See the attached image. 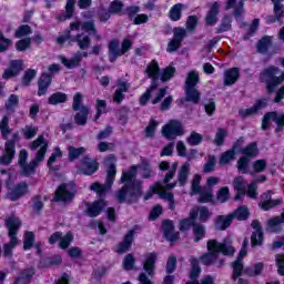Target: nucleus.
I'll return each instance as SVG.
<instances>
[{
    "label": "nucleus",
    "mask_w": 284,
    "mask_h": 284,
    "mask_svg": "<svg viewBox=\"0 0 284 284\" xmlns=\"http://www.w3.org/2000/svg\"><path fill=\"white\" fill-rule=\"evenodd\" d=\"M59 60L61 61V64L69 70L80 67V62L83 61V59H80V55H73L71 59L60 55Z\"/></svg>",
    "instance_id": "44"
},
{
    "label": "nucleus",
    "mask_w": 284,
    "mask_h": 284,
    "mask_svg": "<svg viewBox=\"0 0 284 284\" xmlns=\"http://www.w3.org/2000/svg\"><path fill=\"white\" fill-rule=\"evenodd\" d=\"M181 135H183V126H181V122L176 120H172L170 123L162 126V136L166 140H174V138Z\"/></svg>",
    "instance_id": "22"
},
{
    "label": "nucleus",
    "mask_w": 284,
    "mask_h": 284,
    "mask_svg": "<svg viewBox=\"0 0 284 284\" xmlns=\"http://www.w3.org/2000/svg\"><path fill=\"white\" fill-rule=\"evenodd\" d=\"M115 178L116 165L114 163H109L106 166V178L104 180V184H100L99 182L92 183L90 184V191L95 192L100 197L104 196L109 190H112Z\"/></svg>",
    "instance_id": "10"
},
{
    "label": "nucleus",
    "mask_w": 284,
    "mask_h": 284,
    "mask_svg": "<svg viewBox=\"0 0 284 284\" xmlns=\"http://www.w3.org/2000/svg\"><path fill=\"white\" fill-rule=\"evenodd\" d=\"M138 175V165H131L128 171L121 172V178L119 183L123 184L116 193L114 199L119 204L133 205L138 203L141 197L149 201L152 199V194H161L160 192V182H155V185L150 186V192L143 195V181L136 180Z\"/></svg>",
    "instance_id": "1"
},
{
    "label": "nucleus",
    "mask_w": 284,
    "mask_h": 284,
    "mask_svg": "<svg viewBox=\"0 0 284 284\" xmlns=\"http://www.w3.org/2000/svg\"><path fill=\"white\" fill-rule=\"evenodd\" d=\"M281 224H284V221L267 220V224L265 226V232H267V233H278Z\"/></svg>",
    "instance_id": "55"
},
{
    "label": "nucleus",
    "mask_w": 284,
    "mask_h": 284,
    "mask_svg": "<svg viewBox=\"0 0 284 284\" xmlns=\"http://www.w3.org/2000/svg\"><path fill=\"white\" fill-rule=\"evenodd\" d=\"M135 235V227L129 230L126 235H124V241H121L116 247V253L123 254L129 252L131 244L133 243V236Z\"/></svg>",
    "instance_id": "32"
},
{
    "label": "nucleus",
    "mask_w": 284,
    "mask_h": 284,
    "mask_svg": "<svg viewBox=\"0 0 284 284\" xmlns=\"http://www.w3.org/2000/svg\"><path fill=\"white\" fill-rule=\"evenodd\" d=\"M31 207H32V212L36 215H40V213H42V210H44V202L42 201V195L38 194V195H33L30 199Z\"/></svg>",
    "instance_id": "47"
},
{
    "label": "nucleus",
    "mask_w": 284,
    "mask_h": 284,
    "mask_svg": "<svg viewBox=\"0 0 284 284\" xmlns=\"http://www.w3.org/2000/svg\"><path fill=\"white\" fill-rule=\"evenodd\" d=\"M236 171L242 174H248V158L241 156L236 160Z\"/></svg>",
    "instance_id": "54"
},
{
    "label": "nucleus",
    "mask_w": 284,
    "mask_h": 284,
    "mask_svg": "<svg viewBox=\"0 0 284 284\" xmlns=\"http://www.w3.org/2000/svg\"><path fill=\"white\" fill-rule=\"evenodd\" d=\"M210 216H212V213H210V210H207V206H200V215H197L199 222L207 223V221L210 220Z\"/></svg>",
    "instance_id": "64"
},
{
    "label": "nucleus",
    "mask_w": 284,
    "mask_h": 284,
    "mask_svg": "<svg viewBox=\"0 0 284 284\" xmlns=\"http://www.w3.org/2000/svg\"><path fill=\"white\" fill-rule=\"evenodd\" d=\"M61 263H62L61 255H53V256H50V257H45L43 260L44 268L59 266V265H61Z\"/></svg>",
    "instance_id": "53"
},
{
    "label": "nucleus",
    "mask_w": 284,
    "mask_h": 284,
    "mask_svg": "<svg viewBox=\"0 0 284 284\" xmlns=\"http://www.w3.org/2000/svg\"><path fill=\"white\" fill-rule=\"evenodd\" d=\"M16 142H18V133H13L11 140L3 143V154L0 155L1 166H9L16 158Z\"/></svg>",
    "instance_id": "15"
},
{
    "label": "nucleus",
    "mask_w": 284,
    "mask_h": 284,
    "mask_svg": "<svg viewBox=\"0 0 284 284\" xmlns=\"http://www.w3.org/2000/svg\"><path fill=\"white\" fill-rule=\"evenodd\" d=\"M34 245V233L26 231L24 240H22V250H31Z\"/></svg>",
    "instance_id": "57"
},
{
    "label": "nucleus",
    "mask_w": 284,
    "mask_h": 284,
    "mask_svg": "<svg viewBox=\"0 0 284 284\" xmlns=\"http://www.w3.org/2000/svg\"><path fill=\"white\" fill-rule=\"evenodd\" d=\"M158 263V253H145L144 260H143V271L145 273L138 274V282L141 284H152V281H150L148 277L152 278L154 277V268Z\"/></svg>",
    "instance_id": "11"
},
{
    "label": "nucleus",
    "mask_w": 284,
    "mask_h": 284,
    "mask_svg": "<svg viewBox=\"0 0 284 284\" xmlns=\"http://www.w3.org/2000/svg\"><path fill=\"white\" fill-rule=\"evenodd\" d=\"M75 197V193L69 191V187L65 183H61L57 187V191L54 192V199H51V202L54 203H70Z\"/></svg>",
    "instance_id": "24"
},
{
    "label": "nucleus",
    "mask_w": 284,
    "mask_h": 284,
    "mask_svg": "<svg viewBox=\"0 0 284 284\" xmlns=\"http://www.w3.org/2000/svg\"><path fill=\"white\" fill-rule=\"evenodd\" d=\"M175 72L176 69L174 67H166V69L162 70V73H160V65L158 64V61H150V64L145 68V74L151 80L150 87H148V89H145V93L138 99V103H140L141 106H145L152 97V91L158 90L160 87L159 81H162V83L170 81L174 77Z\"/></svg>",
    "instance_id": "3"
},
{
    "label": "nucleus",
    "mask_w": 284,
    "mask_h": 284,
    "mask_svg": "<svg viewBox=\"0 0 284 284\" xmlns=\"http://www.w3.org/2000/svg\"><path fill=\"white\" fill-rule=\"evenodd\" d=\"M248 216H251V213L248 212V207L246 206H239L234 210V212L224 215V219H232V220H236L239 222H244L246 220H248Z\"/></svg>",
    "instance_id": "33"
},
{
    "label": "nucleus",
    "mask_w": 284,
    "mask_h": 284,
    "mask_svg": "<svg viewBox=\"0 0 284 284\" xmlns=\"http://www.w3.org/2000/svg\"><path fill=\"white\" fill-rule=\"evenodd\" d=\"M78 30H83L84 32L90 33V36L98 34V29L94 28L93 21H85L83 23H80L79 21H74V22H71V24H69V30L63 31V34L57 38V44L63 45V43L65 42H71V43H75L78 45V49L80 50H88L91 43L89 36H84L82 33L71 36V31H78Z\"/></svg>",
    "instance_id": "2"
},
{
    "label": "nucleus",
    "mask_w": 284,
    "mask_h": 284,
    "mask_svg": "<svg viewBox=\"0 0 284 284\" xmlns=\"http://www.w3.org/2000/svg\"><path fill=\"white\" fill-rule=\"evenodd\" d=\"M85 215L90 219L100 216L106 210V201L104 199L95 200L94 202L85 203Z\"/></svg>",
    "instance_id": "23"
},
{
    "label": "nucleus",
    "mask_w": 284,
    "mask_h": 284,
    "mask_svg": "<svg viewBox=\"0 0 284 284\" xmlns=\"http://www.w3.org/2000/svg\"><path fill=\"white\" fill-rule=\"evenodd\" d=\"M240 73H239V68H230L226 71H224V81L223 84L224 87H232L239 81Z\"/></svg>",
    "instance_id": "36"
},
{
    "label": "nucleus",
    "mask_w": 284,
    "mask_h": 284,
    "mask_svg": "<svg viewBox=\"0 0 284 284\" xmlns=\"http://www.w3.org/2000/svg\"><path fill=\"white\" fill-rule=\"evenodd\" d=\"M130 88L129 82L118 80L116 90L114 94H112V102H114V104H121L125 100V93H129Z\"/></svg>",
    "instance_id": "29"
},
{
    "label": "nucleus",
    "mask_w": 284,
    "mask_h": 284,
    "mask_svg": "<svg viewBox=\"0 0 284 284\" xmlns=\"http://www.w3.org/2000/svg\"><path fill=\"white\" fill-rule=\"evenodd\" d=\"M172 40L166 43V52L169 53L176 52V50L181 48L183 39H186V30H183L182 27H174V29H172Z\"/></svg>",
    "instance_id": "19"
},
{
    "label": "nucleus",
    "mask_w": 284,
    "mask_h": 284,
    "mask_svg": "<svg viewBox=\"0 0 284 284\" xmlns=\"http://www.w3.org/2000/svg\"><path fill=\"white\" fill-rule=\"evenodd\" d=\"M48 71L49 73H42L38 80V97H44L47 94V90L51 85V78L60 71V67L57 63L50 64Z\"/></svg>",
    "instance_id": "17"
},
{
    "label": "nucleus",
    "mask_w": 284,
    "mask_h": 284,
    "mask_svg": "<svg viewBox=\"0 0 284 284\" xmlns=\"http://www.w3.org/2000/svg\"><path fill=\"white\" fill-rule=\"evenodd\" d=\"M251 229L255 230L251 233V247L255 248L263 245V226L258 220L251 221Z\"/></svg>",
    "instance_id": "26"
},
{
    "label": "nucleus",
    "mask_w": 284,
    "mask_h": 284,
    "mask_svg": "<svg viewBox=\"0 0 284 284\" xmlns=\"http://www.w3.org/2000/svg\"><path fill=\"white\" fill-rule=\"evenodd\" d=\"M166 89H168L166 87L160 88V90L158 91V94L155 95V99H153V105L162 102L160 104V111L170 110V106L172 105V102L174 101L172 95H166ZM165 95H166V98H164Z\"/></svg>",
    "instance_id": "27"
},
{
    "label": "nucleus",
    "mask_w": 284,
    "mask_h": 284,
    "mask_svg": "<svg viewBox=\"0 0 284 284\" xmlns=\"http://www.w3.org/2000/svg\"><path fill=\"white\" fill-rule=\"evenodd\" d=\"M162 235L170 243L179 241V232H174V222L172 220L162 221Z\"/></svg>",
    "instance_id": "28"
},
{
    "label": "nucleus",
    "mask_w": 284,
    "mask_h": 284,
    "mask_svg": "<svg viewBox=\"0 0 284 284\" xmlns=\"http://www.w3.org/2000/svg\"><path fill=\"white\" fill-rule=\"evenodd\" d=\"M280 205H282V199L261 201L258 203V207H261V210H263V212H267V211L273 210Z\"/></svg>",
    "instance_id": "48"
},
{
    "label": "nucleus",
    "mask_w": 284,
    "mask_h": 284,
    "mask_svg": "<svg viewBox=\"0 0 284 284\" xmlns=\"http://www.w3.org/2000/svg\"><path fill=\"white\" fill-rule=\"evenodd\" d=\"M22 71V60H11L9 62V68H6L3 70V74H1V78L3 80H11L20 74Z\"/></svg>",
    "instance_id": "30"
},
{
    "label": "nucleus",
    "mask_w": 284,
    "mask_h": 284,
    "mask_svg": "<svg viewBox=\"0 0 284 284\" xmlns=\"http://www.w3.org/2000/svg\"><path fill=\"white\" fill-rule=\"evenodd\" d=\"M63 156V153L61 152V149L59 146L54 148V152L49 155V159L47 160V169L51 172H58L59 166H53L58 159H61Z\"/></svg>",
    "instance_id": "42"
},
{
    "label": "nucleus",
    "mask_w": 284,
    "mask_h": 284,
    "mask_svg": "<svg viewBox=\"0 0 284 284\" xmlns=\"http://www.w3.org/2000/svg\"><path fill=\"white\" fill-rule=\"evenodd\" d=\"M124 12H126V17L129 18V21L133 23V26L145 24L149 21L148 14L139 13L141 12V7L129 6L126 9H124Z\"/></svg>",
    "instance_id": "21"
},
{
    "label": "nucleus",
    "mask_w": 284,
    "mask_h": 284,
    "mask_svg": "<svg viewBox=\"0 0 284 284\" xmlns=\"http://www.w3.org/2000/svg\"><path fill=\"white\" fill-rule=\"evenodd\" d=\"M73 111H79L73 116V121L78 126H85L88 123V115L90 114V108L88 105H83V95L80 93H75L73 95Z\"/></svg>",
    "instance_id": "12"
},
{
    "label": "nucleus",
    "mask_w": 284,
    "mask_h": 284,
    "mask_svg": "<svg viewBox=\"0 0 284 284\" xmlns=\"http://www.w3.org/2000/svg\"><path fill=\"white\" fill-rule=\"evenodd\" d=\"M191 165L189 162L181 164V168H179V172L176 174V181L179 182V186L186 185V182L189 181V174H190Z\"/></svg>",
    "instance_id": "39"
},
{
    "label": "nucleus",
    "mask_w": 284,
    "mask_h": 284,
    "mask_svg": "<svg viewBox=\"0 0 284 284\" xmlns=\"http://www.w3.org/2000/svg\"><path fill=\"white\" fill-rule=\"evenodd\" d=\"M234 220L235 219L232 217H224V215H217L215 217V230L224 232L225 230L230 229Z\"/></svg>",
    "instance_id": "43"
},
{
    "label": "nucleus",
    "mask_w": 284,
    "mask_h": 284,
    "mask_svg": "<svg viewBox=\"0 0 284 284\" xmlns=\"http://www.w3.org/2000/svg\"><path fill=\"white\" fill-rule=\"evenodd\" d=\"M270 121L275 122V133H281L282 130H284V113L280 114L276 111H273L263 114V119L261 121V130H270Z\"/></svg>",
    "instance_id": "16"
},
{
    "label": "nucleus",
    "mask_w": 284,
    "mask_h": 284,
    "mask_svg": "<svg viewBox=\"0 0 284 284\" xmlns=\"http://www.w3.org/2000/svg\"><path fill=\"white\" fill-rule=\"evenodd\" d=\"M123 10V2H121L120 0H114L111 3H109V7L106 8V10H103L102 12H111V13H121V11Z\"/></svg>",
    "instance_id": "60"
},
{
    "label": "nucleus",
    "mask_w": 284,
    "mask_h": 284,
    "mask_svg": "<svg viewBox=\"0 0 284 284\" xmlns=\"http://www.w3.org/2000/svg\"><path fill=\"white\" fill-rule=\"evenodd\" d=\"M236 154L234 151H224L222 154H220V164L227 165L232 161L236 159Z\"/></svg>",
    "instance_id": "56"
},
{
    "label": "nucleus",
    "mask_w": 284,
    "mask_h": 284,
    "mask_svg": "<svg viewBox=\"0 0 284 284\" xmlns=\"http://www.w3.org/2000/svg\"><path fill=\"white\" fill-rule=\"evenodd\" d=\"M186 143L191 146H196L203 143V135L201 133L191 132L189 138L186 139Z\"/></svg>",
    "instance_id": "62"
},
{
    "label": "nucleus",
    "mask_w": 284,
    "mask_h": 284,
    "mask_svg": "<svg viewBox=\"0 0 284 284\" xmlns=\"http://www.w3.org/2000/svg\"><path fill=\"white\" fill-rule=\"evenodd\" d=\"M32 34V29L28 24H22L16 29L14 37L20 39V38H26L28 36Z\"/></svg>",
    "instance_id": "61"
},
{
    "label": "nucleus",
    "mask_w": 284,
    "mask_h": 284,
    "mask_svg": "<svg viewBox=\"0 0 284 284\" xmlns=\"http://www.w3.org/2000/svg\"><path fill=\"white\" fill-rule=\"evenodd\" d=\"M32 42H30V38H22L18 41H16V51L18 52H26L30 50V45Z\"/></svg>",
    "instance_id": "58"
},
{
    "label": "nucleus",
    "mask_w": 284,
    "mask_h": 284,
    "mask_svg": "<svg viewBox=\"0 0 284 284\" xmlns=\"http://www.w3.org/2000/svg\"><path fill=\"white\" fill-rule=\"evenodd\" d=\"M258 81L265 83V91L271 94L284 82V71L281 72L277 67H267L258 74Z\"/></svg>",
    "instance_id": "6"
},
{
    "label": "nucleus",
    "mask_w": 284,
    "mask_h": 284,
    "mask_svg": "<svg viewBox=\"0 0 284 284\" xmlns=\"http://www.w3.org/2000/svg\"><path fill=\"white\" fill-rule=\"evenodd\" d=\"M224 139H227V130L220 128L217 129V132L215 133V145L222 146L224 145Z\"/></svg>",
    "instance_id": "63"
},
{
    "label": "nucleus",
    "mask_w": 284,
    "mask_h": 284,
    "mask_svg": "<svg viewBox=\"0 0 284 284\" xmlns=\"http://www.w3.org/2000/svg\"><path fill=\"white\" fill-rule=\"evenodd\" d=\"M67 151L69 152V162L73 163L75 160H78L80 156H83L87 152L84 146H73L69 145L67 148Z\"/></svg>",
    "instance_id": "45"
},
{
    "label": "nucleus",
    "mask_w": 284,
    "mask_h": 284,
    "mask_svg": "<svg viewBox=\"0 0 284 284\" xmlns=\"http://www.w3.org/2000/svg\"><path fill=\"white\" fill-rule=\"evenodd\" d=\"M192 260H195V262H197L200 264L199 267H201V264H203L205 266H210L212 264H215V262L217 261V254L203 253L200 258H195L194 256H191V258H189L190 264H191Z\"/></svg>",
    "instance_id": "38"
},
{
    "label": "nucleus",
    "mask_w": 284,
    "mask_h": 284,
    "mask_svg": "<svg viewBox=\"0 0 284 284\" xmlns=\"http://www.w3.org/2000/svg\"><path fill=\"white\" fill-rule=\"evenodd\" d=\"M95 122H98L100 120V116H102L103 114H106L108 110H106V101L105 100H97L95 101Z\"/></svg>",
    "instance_id": "49"
},
{
    "label": "nucleus",
    "mask_w": 284,
    "mask_h": 284,
    "mask_svg": "<svg viewBox=\"0 0 284 284\" xmlns=\"http://www.w3.org/2000/svg\"><path fill=\"white\" fill-rule=\"evenodd\" d=\"M30 192V186L26 181L16 183L11 185L10 183H6V200L11 202H17L23 196L28 195Z\"/></svg>",
    "instance_id": "13"
},
{
    "label": "nucleus",
    "mask_w": 284,
    "mask_h": 284,
    "mask_svg": "<svg viewBox=\"0 0 284 284\" xmlns=\"http://www.w3.org/2000/svg\"><path fill=\"white\" fill-rule=\"evenodd\" d=\"M263 262L253 264L251 267H244V264L241 263V261L235 260L232 262V281H237L242 275H246L251 278L258 277L263 273Z\"/></svg>",
    "instance_id": "8"
},
{
    "label": "nucleus",
    "mask_w": 284,
    "mask_h": 284,
    "mask_svg": "<svg viewBox=\"0 0 284 284\" xmlns=\"http://www.w3.org/2000/svg\"><path fill=\"white\" fill-rule=\"evenodd\" d=\"M205 223H201V221L195 222V220H180L179 221V232L184 233L191 230L193 234V243H199L205 239L206 230Z\"/></svg>",
    "instance_id": "9"
},
{
    "label": "nucleus",
    "mask_w": 284,
    "mask_h": 284,
    "mask_svg": "<svg viewBox=\"0 0 284 284\" xmlns=\"http://www.w3.org/2000/svg\"><path fill=\"white\" fill-rule=\"evenodd\" d=\"M98 170H100V163L98 162V160H92L89 155L80 159V168H78L80 174L85 176H92L94 173L98 172Z\"/></svg>",
    "instance_id": "20"
},
{
    "label": "nucleus",
    "mask_w": 284,
    "mask_h": 284,
    "mask_svg": "<svg viewBox=\"0 0 284 284\" xmlns=\"http://www.w3.org/2000/svg\"><path fill=\"white\" fill-rule=\"evenodd\" d=\"M200 77L199 72L191 71L186 74V81L184 83V102L199 104L201 103V92L199 89H195V85H199Z\"/></svg>",
    "instance_id": "7"
},
{
    "label": "nucleus",
    "mask_w": 284,
    "mask_h": 284,
    "mask_svg": "<svg viewBox=\"0 0 284 284\" xmlns=\"http://www.w3.org/2000/svg\"><path fill=\"white\" fill-rule=\"evenodd\" d=\"M37 77V71L34 69H28L26 70V73L22 74L21 78V83L22 87H30V83L32 82V80H34V78Z\"/></svg>",
    "instance_id": "51"
},
{
    "label": "nucleus",
    "mask_w": 284,
    "mask_h": 284,
    "mask_svg": "<svg viewBox=\"0 0 284 284\" xmlns=\"http://www.w3.org/2000/svg\"><path fill=\"white\" fill-rule=\"evenodd\" d=\"M4 226L9 230V243L3 244L0 247V257L3 258H12L13 257V248L18 245V231L20 230L21 222L20 219L16 216H11L6 219Z\"/></svg>",
    "instance_id": "4"
},
{
    "label": "nucleus",
    "mask_w": 284,
    "mask_h": 284,
    "mask_svg": "<svg viewBox=\"0 0 284 284\" xmlns=\"http://www.w3.org/2000/svg\"><path fill=\"white\" fill-rule=\"evenodd\" d=\"M191 194L200 195L199 203L201 204L212 203V192L203 191L201 187V175L199 174L193 175V180L191 181Z\"/></svg>",
    "instance_id": "18"
},
{
    "label": "nucleus",
    "mask_w": 284,
    "mask_h": 284,
    "mask_svg": "<svg viewBox=\"0 0 284 284\" xmlns=\"http://www.w3.org/2000/svg\"><path fill=\"white\" fill-rule=\"evenodd\" d=\"M45 146L38 150L34 154V160L28 163V151L26 149L20 150L18 153V166H20V175L24 178H30L34 175V170L44 161Z\"/></svg>",
    "instance_id": "5"
},
{
    "label": "nucleus",
    "mask_w": 284,
    "mask_h": 284,
    "mask_svg": "<svg viewBox=\"0 0 284 284\" xmlns=\"http://www.w3.org/2000/svg\"><path fill=\"white\" fill-rule=\"evenodd\" d=\"M271 47H273V37L263 36L256 43V52L265 54Z\"/></svg>",
    "instance_id": "41"
},
{
    "label": "nucleus",
    "mask_w": 284,
    "mask_h": 284,
    "mask_svg": "<svg viewBox=\"0 0 284 284\" xmlns=\"http://www.w3.org/2000/svg\"><path fill=\"white\" fill-rule=\"evenodd\" d=\"M183 9V4L176 3L172 6L170 9V20L172 22H178L181 20V10Z\"/></svg>",
    "instance_id": "52"
},
{
    "label": "nucleus",
    "mask_w": 284,
    "mask_h": 284,
    "mask_svg": "<svg viewBox=\"0 0 284 284\" xmlns=\"http://www.w3.org/2000/svg\"><path fill=\"white\" fill-rule=\"evenodd\" d=\"M32 277H34V267L22 268L20 273H18V277L13 280V284H30Z\"/></svg>",
    "instance_id": "34"
},
{
    "label": "nucleus",
    "mask_w": 284,
    "mask_h": 284,
    "mask_svg": "<svg viewBox=\"0 0 284 284\" xmlns=\"http://www.w3.org/2000/svg\"><path fill=\"white\" fill-rule=\"evenodd\" d=\"M220 14V3L213 2L205 14V24L207 27H214L217 23V16Z\"/></svg>",
    "instance_id": "31"
},
{
    "label": "nucleus",
    "mask_w": 284,
    "mask_h": 284,
    "mask_svg": "<svg viewBox=\"0 0 284 284\" xmlns=\"http://www.w3.org/2000/svg\"><path fill=\"white\" fill-rule=\"evenodd\" d=\"M133 47V42L130 39H124L121 41V48H119V40L109 41V62H114V60L123 54L128 53Z\"/></svg>",
    "instance_id": "14"
},
{
    "label": "nucleus",
    "mask_w": 284,
    "mask_h": 284,
    "mask_svg": "<svg viewBox=\"0 0 284 284\" xmlns=\"http://www.w3.org/2000/svg\"><path fill=\"white\" fill-rule=\"evenodd\" d=\"M69 101V95L63 92H54L47 99V104L57 106Z\"/></svg>",
    "instance_id": "40"
},
{
    "label": "nucleus",
    "mask_w": 284,
    "mask_h": 284,
    "mask_svg": "<svg viewBox=\"0 0 284 284\" xmlns=\"http://www.w3.org/2000/svg\"><path fill=\"white\" fill-rule=\"evenodd\" d=\"M19 99L17 94L9 95V100L6 101L4 109L8 112L16 113V108H18Z\"/></svg>",
    "instance_id": "50"
},
{
    "label": "nucleus",
    "mask_w": 284,
    "mask_h": 284,
    "mask_svg": "<svg viewBox=\"0 0 284 284\" xmlns=\"http://www.w3.org/2000/svg\"><path fill=\"white\" fill-rule=\"evenodd\" d=\"M265 108H267V98L258 99L255 103H253V106L239 110V118L246 119L248 116L256 115L261 110H264Z\"/></svg>",
    "instance_id": "25"
},
{
    "label": "nucleus",
    "mask_w": 284,
    "mask_h": 284,
    "mask_svg": "<svg viewBox=\"0 0 284 284\" xmlns=\"http://www.w3.org/2000/svg\"><path fill=\"white\" fill-rule=\"evenodd\" d=\"M202 270L199 266V262H196L194 258L191 260V270L189 271V278L191 281H187L186 284H199V277H201Z\"/></svg>",
    "instance_id": "37"
},
{
    "label": "nucleus",
    "mask_w": 284,
    "mask_h": 284,
    "mask_svg": "<svg viewBox=\"0 0 284 284\" xmlns=\"http://www.w3.org/2000/svg\"><path fill=\"white\" fill-rule=\"evenodd\" d=\"M0 132L3 140L8 139V134H11V128L8 126V115H3L0 121Z\"/></svg>",
    "instance_id": "59"
},
{
    "label": "nucleus",
    "mask_w": 284,
    "mask_h": 284,
    "mask_svg": "<svg viewBox=\"0 0 284 284\" xmlns=\"http://www.w3.org/2000/svg\"><path fill=\"white\" fill-rule=\"evenodd\" d=\"M234 153L244 155L243 158H256L258 155V143L251 142L248 145L234 150Z\"/></svg>",
    "instance_id": "35"
},
{
    "label": "nucleus",
    "mask_w": 284,
    "mask_h": 284,
    "mask_svg": "<svg viewBox=\"0 0 284 284\" xmlns=\"http://www.w3.org/2000/svg\"><path fill=\"white\" fill-rule=\"evenodd\" d=\"M174 174H176V163L172 164V170L164 174V179L162 180V183L165 184L164 190H174L176 187V182L170 183L174 179Z\"/></svg>",
    "instance_id": "46"
}]
</instances>
